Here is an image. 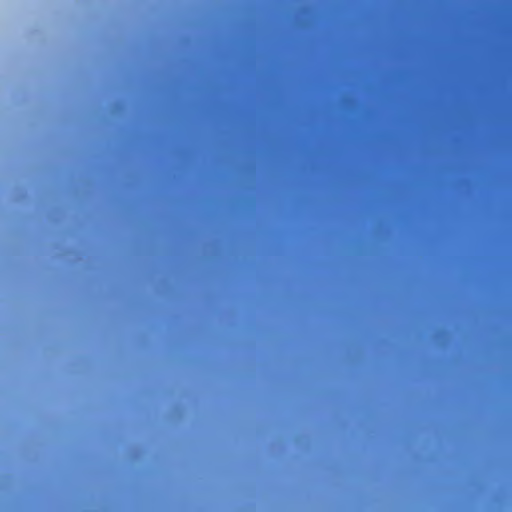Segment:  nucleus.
I'll use <instances>...</instances> for the list:
<instances>
[{"label":"nucleus","instance_id":"nucleus-1","mask_svg":"<svg viewBox=\"0 0 512 512\" xmlns=\"http://www.w3.org/2000/svg\"><path fill=\"white\" fill-rule=\"evenodd\" d=\"M503 416H504V417H507L508 415H507V414H504Z\"/></svg>","mask_w":512,"mask_h":512},{"label":"nucleus","instance_id":"nucleus-2","mask_svg":"<svg viewBox=\"0 0 512 512\" xmlns=\"http://www.w3.org/2000/svg\"><path fill=\"white\" fill-rule=\"evenodd\" d=\"M365 419H366V420H369L370 418H369V417H366Z\"/></svg>","mask_w":512,"mask_h":512}]
</instances>
